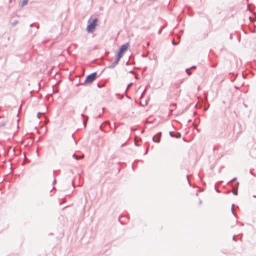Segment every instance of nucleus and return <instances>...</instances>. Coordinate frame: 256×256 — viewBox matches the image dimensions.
<instances>
[{"label":"nucleus","mask_w":256,"mask_h":256,"mask_svg":"<svg viewBox=\"0 0 256 256\" xmlns=\"http://www.w3.org/2000/svg\"><path fill=\"white\" fill-rule=\"evenodd\" d=\"M17 23H18V20H16L14 22L12 23V25L14 26V24H16Z\"/></svg>","instance_id":"nucleus-26"},{"label":"nucleus","mask_w":256,"mask_h":256,"mask_svg":"<svg viewBox=\"0 0 256 256\" xmlns=\"http://www.w3.org/2000/svg\"><path fill=\"white\" fill-rule=\"evenodd\" d=\"M241 225L243 226V225H244V224L242 222V223L241 224Z\"/></svg>","instance_id":"nucleus-53"},{"label":"nucleus","mask_w":256,"mask_h":256,"mask_svg":"<svg viewBox=\"0 0 256 256\" xmlns=\"http://www.w3.org/2000/svg\"><path fill=\"white\" fill-rule=\"evenodd\" d=\"M81 116L84 118L83 124L84 128L86 127V122L88 120V116L84 115V114H81Z\"/></svg>","instance_id":"nucleus-8"},{"label":"nucleus","mask_w":256,"mask_h":256,"mask_svg":"<svg viewBox=\"0 0 256 256\" xmlns=\"http://www.w3.org/2000/svg\"><path fill=\"white\" fill-rule=\"evenodd\" d=\"M138 161H139V160H135L134 162H138Z\"/></svg>","instance_id":"nucleus-41"},{"label":"nucleus","mask_w":256,"mask_h":256,"mask_svg":"<svg viewBox=\"0 0 256 256\" xmlns=\"http://www.w3.org/2000/svg\"><path fill=\"white\" fill-rule=\"evenodd\" d=\"M130 60H128V61L126 62V64L127 66H128V65H130Z\"/></svg>","instance_id":"nucleus-27"},{"label":"nucleus","mask_w":256,"mask_h":256,"mask_svg":"<svg viewBox=\"0 0 256 256\" xmlns=\"http://www.w3.org/2000/svg\"><path fill=\"white\" fill-rule=\"evenodd\" d=\"M186 178H187V180H188L189 184L190 186V182L188 180V175L186 176Z\"/></svg>","instance_id":"nucleus-28"},{"label":"nucleus","mask_w":256,"mask_h":256,"mask_svg":"<svg viewBox=\"0 0 256 256\" xmlns=\"http://www.w3.org/2000/svg\"><path fill=\"white\" fill-rule=\"evenodd\" d=\"M98 19L94 18L92 19H89L88 22V25L86 28V31L88 33H92L98 25Z\"/></svg>","instance_id":"nucleus-2"},{"label":"nucleus","mask_w":256,"mask_h":256,"mask_svg":"<svg viewBox=\"0 0 256 256\" xmlns=\"http://www.w3.org/2000/svg\"><path fill=\"white\" fill-rule=\"evenodd\" d=\"M212 66L213 68H215L216 66V64H212Z\"/></svg>","instance_id":"nucleus-33"},{"label":"nucleus","mask_w":256,"mask_h":256,"mask_svg":"<svg viewBox=\"0 0 256 256\" xmlns=\"http://www.w3.org/2000/svg\"><path fill=\"white\" fill-rule=\"evenodd\" d=\"M97 86L98 88H102L104 86V84H100V83H98L97 84Z\"/></svg>","instance_id":"nucleus-15"},{"label":"nucleus","mask_w":256,"mask_h":256,"mask_svg":"<svg viewBox=\"0 0 256 256\" xmlns=\"http://www.w3.org/2000/svg\"><path fill=\"white\" fill-rule=\"evenodd\" d=\"M56 179L54 178V180L53 183H52L53 184H54L56 183Z\"/></svg>","instance_id":"nucleus-36"},{"label":"nucleus","mask_w":256,"mask_h":256,"mask_svg":"<svg viewBox=\"0 0 256 256\" xmlns=\"http://www.w3.org/2000/svg\"><path fill=\"white\" fill-rule=\"evenodd\" d=\"M236 235H234L233 236V238H232V240H234V241H236Z\"/></svg>","instance_id":"nucleus-22"},{"label":"nucleus","mask_w":256,"mask_h":256,"mask_svg":"<svg viewBox=\"0 0 256 256\" xmlns=\"http://www.w3.org/2000/svg\"><path fill=\"white\" fill-rule=\"evenodd\" d=\"M244 106H245V107H247V105H246V104H244Z\"/></svg>","instance_id":"nucleus-47"},{"label":"nucleus","mask_w":256,"mask_h":256,"mask_svg":"<svg viewBox=\"0 0 256 256\" xmlns=\"http://www.w3.org/2000/svg\"><path fill=\"white\" fill-rule=\"evenodd\" d=\"M132 84H132V82H130V84L128 85L127 88H126V91L128 90V89L129 88H130L131 86H132Z\"/></svg>","instance_id":"nucleus-20"},{"label":"nucleus","mask_w":256,"mask_h":256,"mask_svg":"<svg viewBox=\"0 0 256 256\" xmlns=\"http://www.w3.org/2000/svg\"><path fill=\"white\" fill-rule=\"evenodd\" d=\"M253 196H254V198H256V195H254Z\"/></svg>","instance_id":"nucleus-51"},{"label":"nucleus","mask_w":256,"mask_h":256,"mask_svg":"<svg viewBox=\"0 0 256 256\" xmlns=\"http://www.w3.org/2000/svg\"><path fill=\"white\" fill-rule=\"evenodd\" d=\"M28 0H23L21 2V3L20 4V6L21 7L24 6L25 5H26L28 4Z\"/></svg>","instance_id":"nucleus-11"},{"label":"nucleus","mask_w":256,"mask_h":256,"mask_svg":"<svg viewBox=\"0 0 256 256\" xmlns=\"http://www.w3.org/2000/svg\"><path fill=\"white\" fill-rule=\"evenodd\" d=\"M191 122V120H188V122Z\"/></svg>","instance_id":"nucleus-54"},{"label":"nucleus","mask_w":256,"mask_h":256,"mask_svg":"<svg viewBox=\"0 0 256 256\" xmlns=\"http://www.w3.org/2000/svg\"><path fill=\"white\" fill-rule=\"evenodd\" d=\"M143 95H144V94H141V96H140V98H142V97L143 96Z\"/></svg>","instance_id":"nucleus-39"},{"label":"nucleus","mask_w":256,"mask_h":256,"mask_svg":"<svg viewBox=\"0 0 256 256\" xmlns=\"http://www.w3.org/2000/svg\"><path fill=\"white\" fill-rule=\"evenodd\" d=\"M184 32V30H181L180 32Z\"/></svg>","instance_id":"nucleus-48"},{"label":"nucleus","mask_w":256,"mask_h":256,"mask_svg":"<svg viewBox=\"0 0 256 256\" xmlns=\"http://www.w3.org/2000/svg\"><path fill=\"white\" fill-rule=\"evenodd\" d=\"M115 130H116V127L114 128V132H115Z\"/></svg>","instance_id":"nucleus-49"},{"label":"nucleus","mask_w":256,"mask_h":256,"mask_svg":"<svg viewBox=\"0 0 256 256\" xmlns=\"http://www.w3.org/2000/svg\"><path fill=\"white\" fill-rule=\"evenodd\" d=\"M135 78L136 79V80H138L139 79V76H138V74H135Z\"/></svg>","instance_id":"nucleus-23"},{"label":"nucleus","mask_w":256,"mask_h":256,"mask_svg":"<svg viewBox=\"0 0 256 256\" xmlns=\"http://www.w3.org/2000/svg\"><path fill=\"white\" fill-rule=\"evenodd\" d=\"M202 202L200 200V201H199V204L200 205L201 204H202Z\"/></svg>","instance_id":"nucleus-37"},{"label":"nucleus","mask_w":256,"mask_h":256,"mask_svg":"<svg viewBox=\"0 0 256 256\" xmlns=\"http://www.w3.org/2000/svg\"><path fill=\"white\" fill-rule=\"evenodd\" d=\"M230 40H232V34H230Z\"/></svg>","instance_id":"nucleus-32"},{"label":"nucleus","mask_w":256,"mask_h":256,"mask_svg":"<svg viewBox=\"0 0 256 256\" xmlns=\"http://www.w3.org/2000/svg\"><path fill=\"white\" fill-rule=\"evenodd\" d=\"M236 180H237V178H233L232 180H230L228 181V182H227V184H229V185H230V186H231V185H232V182H234V181Z\"/></svg>","instance_id":"nucleus-12"},{"label":"nucleus","mask_w":256,"mask_h":256,"mask_svg":"<svg viewBox=\"0 0 256 256\" xmlns=\"http://www.w3.org/2000/svg\"><path fill=\"white\" fill-rule=\"evenodd\" d=\"M146 92V88L144 89L143 92L142 94H144V93Z\"/></svg>","instance_id":"nucleus-38"},{"label":"nucleus","mask_w":256,"mask_h":256,"mask_svg":"<svg viewBox=\"0 0 256 256\" xmlns=\"http://www.w3.org/2000/svg\"><path fill=\"white\" fill-rule=\"evenodd\" d=\"M234 204H232V208H231V210H232V214H234V216L236 217V218H237V216L236 215V214H235V212H234Z\"/></svg>","instance_id":"nucleus-13"},{"label":"nucleus","mask_w":256,"mask_h":256,"mask_svg":"<svg viewBox=\"0 0 256 256\" xmlns=\"http://www.w3.org/2000/svg\"><path fill=\"white\" fill-rule=\"evenodd\" d=\"M238 186H239V182H236L235 184H232L231 185V187L232 188V189L234 190L233 192H232V194L234 195V196H237L238 194Z\"/></svg>","instance_id":"nucleus-6"},{"label":"nucleus","mask_w":256,"mask_h":256,"mask_svg":"<svg viewBox=\"0 0 256 256\" xmlns=\"http://www.w3.org/2000/svg\"><path fill=\"white\" fill-rule=\"evenodd\" d=\"M170 136L172 138H179L181 137V134L180 132H177L176 134H174L173 132H169Z\"/></svg>","instance_id":"nucleus-7"},{"label":"nucleus","mask_w":256,"mask_h":256,"mask_svg":"<svg viewBox=\"0 0 256 256\" xmlns=\"http://www.w3.org/2000/svg\"><path fill=\"white\" fill-rule=\"evenodd\" d=\"M34 25V23H32V24H30V27H32V26H33Z\"/></svg>","instance_id":"nucleus-34"},{"label":"nucleus","mask_w":256,"mask_h":256,"mask_svg":"<svg viewBox=\"0 0 256 256\" xmlns=\"http://www.w3.org/2000/svg\"><path fill=\"white\" fill-rule=\"evenodd\" d=\"M72 186L74 187V182H72Z\"/></svg>","instance_id":"nucleus-43"},{"label":"nucleus","mask_w":256,"mask_h":256,"mask_svg":"<svg viewBox=\"0 0 256 256\" xmlns=\"http://www.w3.org/2000/svg\"><path fill=\"white\" fill-rule=\"evenodd\" d=\"M124 145H125V143L123 144L122 145V146H124Z\"/></svg>","instance_id":"nucleus-46"},{"label":"nucleus","mask_w":256,"mask_h":256,"mask_svg":"<svg viewBox=\"0 0 256 256\" xmlns=\"http://www.w3.org/2000/svg\"><path fill=\"white\" fill-rule=\"evenodd\" d=\"M230 191H228V192H227V193H230Z\"/></svg>","instance_id":"nucleus-52"},{"label":"nucleus","mask_w":256,"mask_h":256,"mask_svg":"<svg viewBox=\"0 0 256 256\" xmlns=\"http://www.w3.org/2000/svg\"><path fill=\"white\" fill-rule=\"evenodd\" d=\"M72 157L75 158L76 160H79L82 159L84 158V155L82 154V156H77L75 153L72 154Z\"/></svg>","instance_id":"nucleus-10"},{"label":"nucleus","mask_w":256,"mask_h":256,"mask_svg":"<svg viewBox=\"0 0 256 256\" xmlns=\"http://www.w3.org/2000/svg\"><path fill=\"white\" fill-rule=\"evenodd\" d=\"M100 116H101V115L99 114L98 116V118H100Z\"/></svg>","instance_id":"nucleus-45"},{"label":"nucleus","mask_w":256,"mask_h":256,"mask_svg":"<svg viewBox=\"0 0 256 256\" xmlns=\"http://www.w3.org/2000/svg\"><path fill=\"white\" fill-rule=\"evenodd\" d=\"M129 72L132 74H134V72L133 70H130Z\"/></svg>","instance_id":"nucleus-29"},{"label":"nucleus","mask_w":256,"mask_h":256,"mask_svg":"<svg viewBox=\"0 0 256 256\" xmlns=\"http://www.w3.org/2000/svg\"><path fill=\"white\" fill-rule=\"evenodd\" d=\"M250 174H251L253 175V174H252V171H251V170H250Z\"/></svg>","instance_id":"nucleus-42"},{"label":"nucleus","mask_w":256,"mask_h":256,"mask_svg":"<svg viewBox=\"0 0 256 256\" xmlns=\"http://www.w3.org/2000/svg\"><path fill=\"white\" fill-rule=\"evenodd\" d=\"M6 122H0V127H2L6 126Z\"/></svg>","instance_id":"nucleus-17"},{"label":"nucleus","mask_w":256,"mask_h":256,"mask_svg":"<svg viewBox=\"0 0 256 256\" xmlns=\"http://www.w3.org/2000/svg\"><path fill=\"white\" fill-rule=\"evenodd\" d=\"M208 106H206H206H205V107H204V111H206V110H208Z\"/></svg>","instance_id":"nucleus-25"},{"label":"nucleus","mask_w":256,"mask_h":256,"mask_svg":"<svg viewBox=\"0 0 256 256\" xmlns=\"http://www.w3.org/2000/svg\"><path fill=\"white\" fill-rule=\"evenodd\" d=\"M190 68H187L186 69L185 71L186 73V74L188 76H190L192 75V72H190Z\"/></svg>","instance_id":"nucleus-14"},{"label":"nucleus","mask_w":256,"mask_h":256,"mask_svg":"<svg viewBox=\"0 0 256 256\" xmlns=\"http://www.w3.org/2000/svg\"><path fill=\"white\" fill-rule=\"evenodd\" d=\"M108 125L110 127V124L109 121L104 122L100 126L99 128L100 130L105 132L102 128V125Z\"/></svg>","instance_id":"nucleus-9"},{"label":"nucleus","mask_w":256,"mask_h":256,"mask_svg":"<svg viewBox=\"0 0 256 256\" xmlns=\"http://www.w3.org/2000/svg\"><path fill=\"white\" fill-rule=\"evenodd\" d=\"M178 44H179V42H174V40H173V41L172 42V45H174V46H177V45H178Z\"/></svg>","instance_id":"nucleus-18"},{"label":"nucleus","mask_w":256,"mask_h":256,"mask_svg":"<svg viewBox=\"0 0 256 256\" xmlns=\"http://www.w3.org/2000/svg\"><path fill=\"white\" fill-rule=\"evenodd\" d=\"M247 1L248 2V0H247Z\"/></svg>","instance_id":"nucleus-55"},{"label":"nucleus","mask_w":256,"mask_h":256,"mask_svg":"<svg viewBox=\"0 0 256 256\" xmlns=\"http://www.w3.org/2000/svg\"><path fill=\"white\" fill-rule=\"evenodd\" d=\"M164 28V26H162V27H161V28L158 31V34H160L162 32V30Z\"/></svg>","instance_id":"nucleus-16"},{"label":"nucleus","mask_w":256,"mask_h":256,"mask_svg":"<svg viewBox=\"0 0 256 256\" xmlns=\"http://www.w3.org/2000/svg\"><path fill=\"white\" fill-rule=\"evenodd\" d=\"M142 56L144 57V58H146L147 56V54H142Z\"/></svg>","instance_id":"nucleus-30"},{"label":"nucleus","mask_w":256,"mask_h":256,"mask_svg":"<svg viewBox=\"0 0 256 256\" xmlns=\"http://www.w3.org/2000/svg\"><path fill=\"white\" fill-rule=\"evenodd\" d=\"M148 148H147L146 151H145L144 154H148Z\"/></svg>","instance_id":"nucleus-31"},{"label":"nucleus","mask_w":256,"mask_h":256,"mask_svg":"<svg viewBox=\"0 0 256 256\" xmlns=\"http://www.w3.org/2000/svg\"><path fill=\"white\" fill-rule=\"evenodd\" d=\"M134 144H135V146H138V145L137 144V143H136V142H134Z\"/></svg>","instance_id":"nucleus-40"},{"label":"nucleus","mask_w":256,"mask_h":256,"mask_svg":"<svg viewBox=\"0 0 256 256\" xmlns=\"http://www.w3.org/2000/svg\"><path fill=\"white\" fill-rule=\"evenodd\" d=\"M196 66H192L190 68V70H194V69H196Z\"/></svg>","instance_id":"nucleus-21"},{"label":"nucleus","mask_w":256,"mask_h":256,"mask_svg":"<svg viewBox=\"0 0 256 256\" xmlns=\"http://www.w3.org/2000/svg\"><path fill=\"white\" fill-rule=\"evenodd\" d=\"M98 78L97 72H95L88 74L83 83H79L76 86L78 85H85L86 84H90L94 82Z\"/></svg>","instance_id":"nucleus-3"},{"label":"nucleus","mask_w":256,"mask_h":256,"mask_svg":"<svg viewBox=\"0 0 256 256\" xmlns=\"http://www.w3.org/2000/svg\"><path fill=\"white\" fill-rule=\"evenodd\" d=\"M128 42H126L120 46L116 54L115 60L111 64L109 65L108 66V68L112 69L118 64L120 58L123 56L124 54L128 50Z\"/></svg>","instance_id":"nucleus-1"},{"label":"nucleus","mask_w":256,"mask_h":256,"mask_svg":"<svg viewBox=\"0 0 256 256\" xmlns=\"http://www.w3.org/2000/svg\"><path fill=\"white\" fill-rule=\"evenodd\" d=\"M146 45H147L148 46H150V42H148L147 44H146Z\"/></svg>","instance_id":"nucleus-35"},{"label":"nucleus","mask_w":256,"mask_h":256,"mask_svg":"<svg viewBox=\"0 0 256 256\" xmlns=\"http://www.w3.org/2000/svg\"><path fill=\"white\" fill-rule=\"evenodd\" d=\"M215 190H216V192H218V193H220V191L218 189L216 188V186H215Z\"/></svg>","instance_id":"nucleus-24"},{"label":"nucleus","mask_w":256,"mask_h":256,"mask_svg":"<svg viewBox=\"0 0 256 256\" xmlns=\"http://www.w3.org/2000/svg\"><path fill=\"white\" fill-rule=\"evenodd\" d=\"M38 28H39V26H36V28H37V29H38Z\"/></svg>","instance_id":"nucleus-44"},{"label":"nucleus","mask_w":256,"mask_h":256,"mask_svg":"<svg viewBox=\"0 0 256 256\" xmlns=\"http://www.w3.org/2000/svg\"><path fill=\"white\" fill-rule=\"evenodd\" d=\"M129 220V216H121L118 218V220L123 225L126 224L127 223V222Z\"/></svg>","instance_id":"nucleus-4"},{"label":"nucleus","mask_w":256,"mask_h":256,"mask_svg":"<svg viewBox=\"0 0 256 256\" xmlns=\"http://www.w3.org/2000/svg\"><path fill=\"white\" fill-rule=\"evenodd\" d=\"M162 132H158V134H156V135H154L152 138V141L156 143H160V138L162 136Z\"/></svg>","instance_id":"nucleus-5"},{"label":"nucleus","mask_w":256,"mask_h":256,"mask_svg":"<svg viewBox=\"0 0 256 256\" xmlns=\"http://www.w3.org/2000/svg\"><path fill=\"white\" fill-rule=\"evenodd\" d=\"M180 38H181V36H178V38H179V39H180Z\"/></svg>","instance_id":"nucleus-50"},{"label":"nucleus","mask_w":256,"mask_h":256,"mask_svg":"<svg viewBox=\"0 0 256 256\" xmlns=\"http://www.w3.org/2000/svg\"><path fill=\"white\" fill-rule=\"evenodd\" d=\"M45 114V112H38L37 114V117H38V118H40V114Z\"/></svg>","instance_id":"nucleus-19"}]
</instances>
